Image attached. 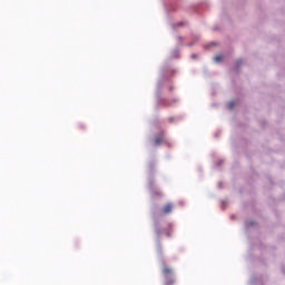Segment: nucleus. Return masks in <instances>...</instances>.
<instances>
[{
    "instance_id": "nucleus-1",
    "label": "nucleus",
    "mask_w": 285,
    "mask_h": 285,
    "mask_svg": "<svg viewBox=\"0 0 285 285\" xmlns=\"http://www.w3.org/2000/svg\"><path fill=\"white\" fill-rule=\"evenodd\" d=\"M161 273L165 279L164 285H175L177 283V279L173 275V268L164 266Z\"/></svg>"
},
{
    "instance_id": "nucleus-2",
    "label": "nucleus",
    "mask_w": 285,
    "mask_h": 285,
    "mask_svg": "<svg viewBox=\"0 0 285 285\" xmlns=\"http://www.w3.org/2000/svg\"><path fill=\"white\" fill-rule=\"evenodd\" d=\"M173 208H174L173 203H168V204H166V205L163 207L161 214H163V215H170V213H173Z\"/></svg>"
},
{
    "instance_id": "nucleus-3",
    "label": "nucleus",
    "mask_w": 285,
    "mask_h": 285,
    "mask_svg": "<svg viewBox=\"0 0 285 285\" xmlns=\"http://www.w3.org/2000/svg\"><path fill=\"white\" fill-rule=\"evenodd\" d=\"M164 142V132H160L158 136L154 139V146H161Z\"/></svg>"
},
{
    "instance_id": "nucleus-4",
    "label": "nucleus",
    "mask_w": 285,
    "mask_h": 285,
    "mask_svg": "<svg viewBox=\"0 0 285 285\" xmlns=\"http://www.w3.org/2000/svg\"><path fill=\"white\" fill-rule=\"evenodd\" d=\"M222 59H224V56H216L214 58V61H216V63H219V61H222Z\"/></svg>"
},
{
    "instance_id": "nucleus-5",
    "label": "nucleus",
    "mask_w": 285,
    "mask_h": 285,
    "mask_svg": "<svg viewBox=\"0 0 285 285\" xmlns=\"http://www.w3.org/2000/svg\"><path fill=\"white\" fill-rule=\"evenodd\" d=\"M155 233H156L157 237H160L161 236V228L156 227Z\"/></svg>"
},
{
    "instance_id": "nucleus-6",
    "label": "nucleus",
    "mask_w": 285,
    "mask_h": 285,
    "mask_svg": "<svg viewBox=\"0 0 285 285\" xmlns=\"http://www.w3.org/2000/svg\"><path fill=\"white\" fill-rule=\"evenodd\" d=\"M154 168H155V165H153V163H150V164L148 165V170H149V173H153Z\"/></svg>"
},
{
    "instance_id": "nucleus-7",
    "label": "nucleus",
    "mask_w": 285,
    "mask_h": 285,
    "mask_svg": "<svg viewBox=\"0 0 285 285\" xmlns=\"http://www.w3.org/2000/svg\"><path fill=\"white\" fill-rule=\"evenodd\" d=\"M228 108H229V110H233V108H235V102H234V101H230V102L228 104Z\"/></svg>"
},
{
    "instance_id": "nucleus-8",
    "label": "nucleus",
    "mask_w": 285,
    "mask_h": 285,
    "mask_svg": "<svg viewBox=\"0 0 285 285\" xmlns=\"http://www.w3.org/2000/svg\"><path fill=\"white\" fill-rule=\"evenodd\" d=\"M239 66H242V60L237 61V67L239 68Z\"/></svg>"
},
{
    "instance_id": "nucleus-9",
    "label": "nucleus",
    "mask_w": 285,
    "mask_h": 285,
    "mask_svg": "<svg viewBox=\"0 0 285 285\" xmlns=\"http://www.w3.org/2000/svg\"><path fill=\"white\" fill-rule=\"evenodd\" d=\"M166 235H167V237H170V232H167Z\"/></svg>"
}]
</instances>
